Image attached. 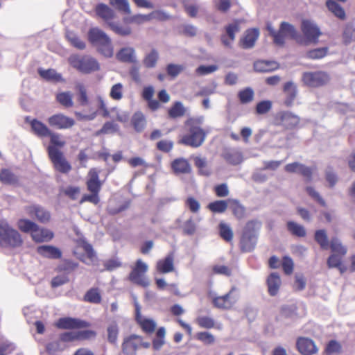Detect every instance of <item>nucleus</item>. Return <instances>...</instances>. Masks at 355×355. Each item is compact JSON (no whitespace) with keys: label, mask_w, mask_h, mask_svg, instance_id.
<instances>
[{"label":"nucleus","mask_w":355,"mask_h":355,"mask_svg":"<svg viewBox=\"0 0 355 355\" xmlns=\"http://www.w3.org/2000/svg\"><path fill=\"white\" fill-rule=\"evenodd\" d=\"M296 348L302 355H313L318 351L314 341L306 337H300L297 339Z\"/></svg>","instance_id":"4468645a"},{"label":"nucleus","mask_w":355,"mask_h":355,"mask_svg":"<svg viewBox=\"0 0 355 355\" xmlns=\"http://www.w3.org/2000/svg\"><path fill=\"white\" fill-rule=\"evenodd\" d=\"M26 121L29 123L32 132L39 137H46L51 134V130L42 121L26 117Z\"/></svg>","instance_id":"4be33fe9"},{"label":"nucleus","mask_w":355,"mask_h":355,"mask_svg":"<svg viewBox=\"0 0 355 355\" xmlns=\"http://www.w3.org/2000/svg\"><path fill=\"white\" fill-rule=\"evenodd\" d=\"M38 73L41 77L46 80H52L58 81L62 79L60 74L58 73L54 69H42L38 70Z\"/></svg>","instance_id":"a18cd8bd"},{"label":"nucleus","mask_w":355,"mask_h":355,"mask_svg":"<svg viewBox=\"0 0 355 355\" xmlns=\"http://www.w3.org/2000/svg\"><path fill=\"white\" fill-rule=\"evenodd\" d=\"M156 269L160 273H169L175 270L174 255L173 253L168 254L164 259L157 261Z\"/></svg>","instance_id":"393cba45"},{"label":"nucleus","mask_w":355,"mask_h":355,"mask_svg":"<svg viewBox=\"0 0 355 355\" xmlns=\"http://www.w3.org/2000/svg\"><path fill=\"white\" fill-rule=\"evenodd\" d=\"M297 85L292 81L286 83L283 87V93L284 95V103L286 106H292L294 103L297 95Z\"/></svg>","instance_id":"6ab92c4d"},{"label":"nucleus","mask_w":355,"mask_h":355,"mask_svg":"<svg viewBox=\"0 0 355 355\" xmlns=\"http://www.w3.org/2000/svg\"><path fill=\"white\" fill-rule=\"evenodd\" d=\"M56 327L60 329H81L89 326V323L79 319L72 318H62L59 319L56 324Z\"/></svg>","instance_id":"dca6fc26"},{"label":"nucleus","mask_w":355,"mask_h":355,"mask_svg":"<svg viewBox=\"0 0 355 355\" xmlns=\"http://www.w3.org/2000/svg\"><path fill=\"white\" fill-rule=\"evenodd\" d=\"M119 328L116 322H112L107 327L108 340L112 343H115L117 340Z\"/></svg>","instance_id":"774afa93"},{"label":"nucleus","mask_w":355,"mask_h":355,"mask_svg":"<svg viewBox=\"0 0 355 355\" xmlns=\"http://www.w3.org/2000/svg\"><path fill=\"white\" fill-rule=\"evenodd\" d=\"M342 351V346L340 343L336 340H331L326 347V353L328 355H337Z\"/></svg>","instance_id":"052dcab7"},{"label":"nucleus","mask_w":355,"mask_h":355,"mask_svg":"<svg viewBox=\"0 0 355 355\" xmlns=\"http://www.w3.org/2000/svg\"><path fill=\"white\" fill-rule=\"evenodd\" d=\"M68 60L72 67L83 73L89 74L101 69L98 61L89 55H71Z\"/></svg>","instance_id":"7ed1b4c3"},{"label":"nucleus","mask_w":355,"mask_h":355,"mask_svg":"<svg viewBox=\"0 0 355 355\" xmlns=\"http://www.w3.org/2000/svg\"><path fill=\"white\" fill-rule=\"evenodd\" d=\"M301 30L303 37L297 34V42L303 45L316 44L318 42L321 31L315 23L311 20H303L302 21Z\"/></svg>","instance_id":"39448f33"},{"label":"nucleus","mask_w":355,"mask_h":355,"mask_svg":"<svg viewBox=\"0 0 355 355\" xmlns=\"http://www.w3.org/2000/svg\"><path fill=\"white\" fill-rule=\"evenodd\" d=\"M230 203L227 200H216L208 205V208L214 213H223L226 211Z\"/></svg>","instance_id":"79ce46f5"},{"label":"nucleus","mask_w":355,"mask_h":355,"mask_svg":"<svg viewBox=\"0 0 355 355\" xmlns=\"http://www.w3.org/2000/svg\"><path fill=\"white\" fill-rule=\"evenodd\" d=\"M132 124L137 131H141L146 125V119L141 112H137L132 117Z\"/></svg>","instance_id":"09e8293b"},{"label":"nucleus","mask_w":355,"mask_h":355,"mask_svg":"<svg viewBox=\"0 0 355 355\" xmlns=\"http://www.w3.org/2000/svg\"><path fill=\"white\" fill-rule=\"evenodd\" d=\"M329 246L331 251L335 254L344 256L347 253L346 247L344 246L341 241L336 237H334L331 239Z\"/></svg>","instance_id":"a19ab883"},{"label":"nucleus","mask_w":355,"mask_h":355,"mask_svg":"<svg viewBox=\"0 0 355 355\" xmlns=\"http://www.w3.org/2000/svg\"><path fill=\"white\" fill-rule=\"evenodd\" d=\"M329 80L327 73L323 71L304 72L302 74V81L310 87H319L327 84Z\"/></svg>","instance_id":"9d476101"},{"label":"nucleus","mask_w":355,"mask_h":355,"mask_svg":"<svg viewBox=\"0 0 355 355\" xmlns=\"http://www.w3.org/2000/svg\"><path fill=\"white\" fill-rule=\"evenodd\" d=\"M136 320L139 323L143 330L146 332L151 333L155 331L156 322L150 318H144L141 315L140 306L137 302H135Z\"/></svg>","instance_id":"5701e85b"},{"label":"nucleus","mask_w":355,"mask_h":355,"mask_svg":"<svg viewBox=\"0 0 355 355\" xmlns=\"http://www.w3.org/2000/svg\"><path fill=\"white\" fill-rule=\"evenodd\" d=\"M109 26L111 29L116 34L125 36L131 33V28L128 26H122L121 25L116 23H110Z\"/></svg>","instance_id":"0e129e2a"},{"label":"nucleus","mask_w":355,"mask_h":355,"mask_svg":"<svg viewBox=\"0 0 355 355\" xmlns=\"http://www.w3.org/2000/svg\"><path fill=\"white\" fill-rule=\"evenodd\" d=\"M287 229L293 235L298 237H304L306 234L305 228L294 221L287 223Z\"/></svg>","instance_id":"f704fd0d"},{"label":"nucleus","mask_w":355,"mask_h":355,"mask_svg":"<svg viewBox=\"0 0 355 355\" xmlns=\"http://www.w3.org/2000/svg\"><path fill=\"white\" fill-rule=\"evenodd\" d=\"M0 180L5 184H12L17 181V178L9 170L3 169L0 173Z\"/></svg>","instance_id":"e2e57ef3"},{"label":"nucleus","mask_w":355,"mask_h":355,"mask_svg":"<svg viewBox=\"0 0 355 355\" xmlns=\"http://www.w3.org/2000/svg\"><path fill=\"white\" fill-rule=\"evenodd\" d=\"M239 291L236 287H232L225 295L212 298V302L218 309H230L239 299Z\"/></svg>","instance_id":"1a4fd4ad"},{"label":"nucleus","mask_w":355,"mask_h":355,"mask_svg":"<svg viewBox=\"0 0 355 355\" xmlns=\"http://www.w3.org/2000/svg\"><path fill=\"white\" fill-rule=\"evenodd\" d=\"M123 21L125 23L130 24V23H135L137 24H141L146 21H150V17L148 15H135L130 17H125Z\"/></svg>","instance_id":"6e6d98bb"},{"label":"nucleus","mask_w":355,"mask_h":355,"mask_svg":"<svg viewBox=\"0 0 355 355\" xmlns=\"http://www.w3.org/2000/svg\"><path fill=\"white\" fill-rule=\"evenodd\" d=\"M315 240L323 250H327L329 247L328 236L324 230H317L315 233Z\"/></svg>","instance_id":"4c0bfd02"},{"label":"nucleus","mask_w":355,"mask_h":355,"mask_svg":"<svg viewBox=\"0 0 355 355\" xmlns=\"http://www.w3.org/2000/svg\"><path fill=\"white\" fill-rule=\"evenodd\" d=\"M328 49L327 47L318 48L311 50L306 53V57L310 59H321L327 54Z\"/></svg>","instance_id":"864d4df0"},{"label":"nucleus","mask_w":355,"mask_h":355,"mask_svg":"<svg viewBox=\"0 0 355 355\" xmlns=\"http://www.w3.org/2000/svg\"><path fill=\"white\" fill-rule=\"evenodd\" d=\"M260 227V223L257 221L248 222L243 230L241 239V248L244 252L252 250L257 243V233Z\"/></svg>","instance_id":"423d86ee"},{"label":"nucleus","mask_w":355,"mask_h":355,"mask_svg":"<svg viewBox=\"0 0 355 355\" xmlns=\"http://www.w3.org/2000/svg\"><path fill=\"white\" fill-rule=\"evenodd\" d=\"M148 270V264L144 262L141 259H138L130 273V280L143 287L148 286L150 285V282L146 276V273Z\"/></svg>","instance_id":"6e6552de"},{"label":"nucleus","mask_w":355,"mask_h":355,"mask_svg":"<svg viewBox=\"0 0 355 355\" xmlns=\"http://www.w3.org/2000/svg\"><path fill=\"white\" fill-rule=\"evenodd\" d=\"M123 85L122 83H116L110 89V96L115 101H120L123 98Z\"/></svg>","instance_id":"49530a36"},{"label":"nucleus","mask_w":355,"mask_h":355,"mask_svg":"<svg viewBox=\"0 0 355 355\" xmlns=\"http://www.w3.org/2000/svg\"><path fill=\"white\" fill-rule=\"evenodd\" d=\"M56 99L64 107H71L73 105V94L70 92L58 93L56 95Z\"/></svg>","instance_id":"473e14b6"},{"label":"nucleus","mask_w":355,"mask_h":355,"mask_svg":"<svg viewBox=\"0 0 355 355\" xmlns=\"http://www.w3.org/2000/svg\"><path fill=\"white\" fill-rule=\"evenodd\" d=\"M76 243L77 246L73 252L76 257L87 265L93 264L96 257L92 245L83 237H79Z\"/></svg>","instance_id":"0eeeda50"},{"label":"nucleus","mask_w":355,"mask_h":355,"mask_svg":"<svg viewBox=\"0 0 355 355\" xmlns=\"http://www.w3.org/2000/svg\"><path fill=\"white\" fill-rule=\"evenodd\" d=\"M84 300L92 304H99L101 301V295L98 288L89 289L85 295Z\"/></svg>","instance_id":"ea45409f"},{"label":"nucleus","mask_w":355,"mask_h":355,"mask_svg":"<svg viewBox=\"0 0 355 355\" xmlns=\"http://www.w3.org/2000/svg\"><path fill=\"white\" fill-rule=\"evenodd\" d=\"M47 122L50 126L60 129H69L75 125L73 119L62 113L55 114L48 118Z\"/></svg>","instance_id":"ddd939ff"},{"label":"nucleus","mask_w":355,"mask_h":355,"mask_svg":"<svg viewBox=\"0 0 355 355\" xmlns=\"http://www.w3.org/2000/svg\"><path fill=\"white\" fill-rule=\"evenodd\" d=\"M196 321L202 328L211 329L215 325L214 319L208 316H199L196 318Z\"/></svg>","instance_id":"680f3d73"},{"label":"nucleus","mask_w":355,"mask_h":355,"mask_svg":"<svg viewBox=\"0 0 355 355\" xmlns=\"http://www.w3.org/2000/svg\"><path fill=\"white\" fill-rule=\"evenodd\" d=\"M110 4L124 13L130 14L131 12L128 0H110Z\"/></svg>","instance_id":"8fccbe9b"},{"label":"nucleus","mask_w":355,"mask_h":355,"mask_svg":"<svg viewBox=\"0 0 355 355\" xmlns=\"http://www.w3.org/2000/svg\"><path fill=\"white\" fill-rule=\"evenodd\" d=\"M36 225L34 222L24 218L19 220L17 223V227L24 232L32 233Z\"/></svg>","instance_id":"3c124183"},{"label":"nucleus","mask_w":355,"mask_h":355,"mask_svg":"<svg viewBox=\"0 0 355 355\" xmlns=\"http://www.w3.org/2000/svg\"><path fill=\"white\" fill-rule=\"evenodd\" d=\"M20 234L11 227L7 221H0V245L16 248L22 244Z\"/></svg>","instance_id":"20e7f679"},{"label":"nucleus","mask_w":355,"mask_h":355,"mask_svg":"<svg viewBox=\"0 0 355 355\" xmlns=\"http://www.w3.org/2000/svg\"><path fill=\"white\" fill-rule=\"evenodd\" d=\"M171 168L176 175L188 174L191 171V166L187 159L180 157L171 162Z\"/></svg>","instance_id":"bb28decb"},{"label":"nucleus","mask_w":355,"mask_h":355,"mask_svg":"<svg viewBox=\"0 0 355 355\" xmlns=\"http://www.w3.org/2000/svg\"><path fill=\"white\" fill-rule=\"evenodd\" d=\"M119 127L116 124L112 122L105 123L103 128L96 132V135L101 134H112L118 131Z\"/></svg>","instance_id":"69168bd1"},{"label":"nucleus","mask_w":355,"mask_h":355,"mask_svg":"<svg viewBox=\"0 0 355 355\" xmlns=\"http://www.w3.org/2000/svg\"><path fill=\"white\" fill-rule=\"evenodd\" d=\"M89 41L97 51L106 58L114 54V47L110 37L98 28H92L88 33Z\"/></svg>","instance_id":"f03ea898"},{"label":"nucleus","mask_w":355,"mask_h":355,"mask_svg":"<svg viewBox=\"0 0 355 355\" xmlns=\"http://www.w3.org/2000/svg\"><path fill=\"white\" fill-rule=\"evenodd\" d=\"M141 337L131 335L124 338L122 343V351L125 355H137V350L140 347Z\"/></svg>","instance_id":"2eb2a0df"},{"label":"nucleus","mask_w":355,"mask_h":355,"mask_svg":"<svg viewBox=\"0 0 355 355\" xmlns=\"http://www.w3.org/2000/svg\"><path fill=\"white\" fill-rule=\"evenodd\" d=\"M159 59V53L155 49L151 50L143 60L144 65L147 68H154Z\"/></svg>","instance_id":"e433bc0d"},{"label":"nucleus","mask_w":355,"mask_h":355,"mask_svg":"<svg viewBox=\"0 0 355 355\" xmlns=\"http://www.w3.org/2000/svg\"><path fill=\"white\" fill-rule=\"evenodd\" d=\"M326 5L328 10L336 17L340 19H344L345 18V12L338 3L334 1L329 0L326 2Z\"/></svg>","instance_id":"72a5a7b5"},{"label":"nucleus","mask_w":355,"mask_h":355,"mask_svg":"<svg viewBox=\"0 0 355 355\" xmlns=\"http://www.w3.org/2000/svg\"><path fill=\"white\" fill-rule=\"evenodd\" d=\"M37 252L40 256L48 259H56L62 257L61 250L57 247L51 245L38 246L37 248Z\"/></svg>","instance_id":"b1692460"},{"label":"nucleus","mask_w":355,"mask_h":355,"mask_svg":"<svg viewBox=\"0 0 355 355\" xmlns=\"http://www.w3.org/2000/svg\"><path fill=\"white\" fill-rule=\"evenodd\" d=\"M254 70L258 72H269L277 68L275 62L259 60L254 64Z\"/></svg>","instance_id":"2f4dec72"},{"label":"nucleus","mask_w":355,"mask_h":355,"mask_svg":"<svg viewBox=\"0 0 355 355\" xmlns=\"http://www.w3.org/2000/svg\"><path fill=\"white\" fill-rule=\"evenodd\" d=\"M203 120V117L188 120L186 123L187 133L182 136L180 143L193 148L200 146L206 137L205 132L200 127Z\"/></svg>","instance_id":"f257e3e1"},{"label":"nucleus","mask_w":355,"mask_h":355,"mask_svg":"<svg viewBox=\"0 0 355 355\" xmlns=\"http://www.w3.org/2000/svg\"><path fill=\"white\" fill-rule=\"evenodd\" d=\"M48 153L55 168L62 173H67L71 169L70 164L63 156L62 152L55 146H49Z\"/></svg>","instance_id":"9b49d317"},{"label":"nucleus","mask_w":355,"mask_h":355,"mask_svg":"<svg viewBox=\"0 0 355 355\" xmlns=\"http://www.w3.org/2000/svg\"><path fill=\"white\" fill-rule=\"evenodd\" d=\"M218 69L216 64L211 65H200L196 69V73L198 76H206L211 74Z\"/></svg>","instance_id":"bf43d9fd"},{"label":"nucleus","mask_w":355,"mask_h":355,"mask_svg":"<svg viewBox=\"0 0 355 355\" xmlns=\"http://www.w3.org/2000/svg\"><path fill=\"white\" fill-rule=\"evenodd\" d=\"M100 171L97 168H91L88 173L87 181V189L89 191L99 192L102 182L99 180L98 174Z\"/></svg>","instance_id":"a878e982"},{"label":"nucleus","mask_w":355,"mask_h":355,"mask_svg":"<svg viewBox=\"0 0 355 355\" xmlns=\"http://www.w3.org/2000/svg\"><path fill=\"white\" fill-rule=\"evenodd\" d=\"M78 92V101L81 106H86L89 104V98L87 94V89L83 84H78L76 87Z\"/></svg>","instance_id":"c03bdc74"},{"label":"nucleus","mask_w":355,"mask_h":355,"mask_svg":"<svg viewBox=\"0 0 355 355\" xmlns=\"http://www.w3.org/2000/svg\"><path fill=\"white\" fill-rule=\"evenodd\" d=\"M67 38L69 42L76 48L78 49H84L85 44L76 34L71 32L67 33Z\"/></svg>","instance_id":"5fc2aeb1"},{"label":"nucleus","mask_w":355,"mask_h":355,"mask_svg":"<svg viewBox=\"0 0 355 355\" xmlns=\"http://www.w3.org/2000/svg\"><path fill=\"white\" fill-rule=\"evenodd\" d=\"M117 60L123 62H135L136 54L135 50L132 47L122 48L116 55Z\"/></svg>","instance_id":"7c9ffc66"},{"label":"nucleus","mask_w":355,"mask_h":355,"mask_svg":"<svg viewBox=\"0 0 355 355\" xmlns=\"http://www.w3.org/2000/svg\"><path fill=\"white\" fill-rule=\"evenodd\" d=\"M31 236L33 239L37 243L47 242L53 237V234L49 230L40 228L37 225L32 231Z\"/></svg>","instance_id":"cd10ccee"},{"label":"nucleus","mask_w":355,"mask_h":355,"mask_svg":"<svg viewBox=\"0 0 355 355\" xmlns=\"http://www.w3.org/2000/svg\"><path fill=\"white\" fill-rule=\"evenodd\" d=\"M224 157L227 162L233 165L239 164L243 160L242 153L234 150L226 153Z\"/></svg>","instance_id":"c9c22d12"},{"label":"nucleus","mask_w":355,"mask_h":355,"mask_svg":"<svg viewBox=\"0 0 355 355\" xmlns=\"http://www.w3.org/2000/svg\"><path fill=\"white\" fill-rule=\"evenodd\" d=\"M217 84L213 82L209 85L203 86L196 93L197 96H208L216 93Z\"/></svg>","instance_id":"13d9d810"},{"label":"nucleus","mask_w":355,"mask_h":355,"mask_svg":"<svg viewBox=\"0 0 355 355\" xmlns=\"http://www.w3.org/2000/svg\"><path fill=\"white\" fill-rule=\"evenodd\" d=\"M26 213L30 216H35L40 223H46L51 218V214L42 207L37 205L26 207Z\"/></svg>","instance_id":"a211bd4d"},{"label":"nucleus","mask_w":355,"mask_h":355,"mask_svg":"<svg viewBox=\"0 0 355 355\" xmlns=\"http://www.w3.org/2000/svg\"><path fill=\"white\" fill-rule=\"evenodd\" d=\"M277 119L279 123L286 128H293L300 123V117L288 111L280 112L277 115Z\"/></svg>","instance_id":"f3484780"},{"label":"nucleus","mask_w":355,"mask_h":355,"mask_svg":"<svg viewBox=\"0 0 355 355\" xmlns=\"http://www.w3.org/2000/svg\"><path fill=\"white\" fill-rule=\"evenodd\" d=\"M239 97L242 103H250L253 100L254 92L251 88H246L239 92Z\"/></svg>","instance_id":"338daca9"},{"label":"nucleus","mask_w":355,"mask_h":355,"mask_svg":"<svg viewBox=\"0 0 355 355\" xmlns=\"http://www.w3.org/2000/svg\"><path fill=\"white\" fill-rule=\"evenodd\" d=\"M185 110L181 102H176L169 110L168 114L172 118L182 116L184 114Z\"/></svg>","instance_id":"4d7b16f0"},{"label":"nucleus","mask_w":355,"mask_h":355,"mask_svg":"<svg viewBox=\"0 0 355 355\" xmlns=\"http://www.w3.org/2000/svg\"><path fill=\"white\" fill-rule=\"evenodd\" d=\"M225 30V34L221 36V42L225 46L231 47L235 40L236 33L239 31V25L237 23L231 24L226 27Z\"/></svg>","instance_id":"c85d7f7f"},{"label":"nucleus","mask_w":355,"mask_h":355,"mask_svg":"<svg viewBox=\"0 0 355 355\" xmlns=\"http://www.w3.org/2000/svg\"><path fill=\"white\" fill-rule=\"evenodd\" d=\"M228 202L234 215L238 218H242L245 215L244 207L236 200L228 199Z\"/></svg>","instance_id":"37998d69"},{"label":"nucleus","mask_w":355,"mask_h":355,"mask_svg":"<svg viewBox=\"0 0 355 355\" xmlns=\"http://www.w3.org/2000/svg\"><path fill=\"white\" fill-rule=\"evenodd\" d=\"M285 171L288 173H298L304 176L306 180L310 181L312 176V169L301 163L293 162L285 166Z\"/></svg>","instance_id":"412c9836"},{"label":"nucleus","mask_w":355,"mask_h":355,"mask_svg":"<svg viewBox=\"0 0 355 355\" xmlns=\"http://www.w3.org/2000/svg\"><path fill=\"white\" fill-rule=\"evenodd\" d=\"M259 37V31L257 28L248 29L241 38L239 42L240 46L243 49H251L254 46Z\"/></svg>","instance_id":"aec40b11"},{"label":"nucleus","mask_w":355,"mask_h":355,"mask_svg":"<svg viewBox=\"0 0 355 355\" xmlns=\"http://www.w3.org/2000/svg\"><path fill=\"white\" fill-rule=\"evenodd\" d=\"M219 232L220 236L226 241H231L233 238V232L231 227L224 223H220L219 225Z\"/></svg>","instance_id":"603ef678"},{"label":"nucleus","mask_w":355,"mask_h":355,"mask_svg":"<svg viewBox=\"0 0 355 355\" xmlns=\"http://www.w3.org/2000/svg\"><path fill=\"white\" fill-rule=\"evenodd\" d=\"M96 12L98 16L107 21L114 16L113 10L105 4H99L96 6Z\"/></svg>","instance_id":"58836bf2"},{"label":"nucleus","mask_w":355,"mask_h":355,"mask_svg":"<svg viewBox=\"0 0 355 355\" xmlns=\"http://www.w3.org/2000/svg\"><path fill=\"white\" fill-rule=\"evenodd\" d=\"M282 285V281L280 276L277 272H272L267 278V286L268 293L270 295H276L280 286Z\"/></svg>","instance_id":"c756f323"},{"label":"nucleus","mask_w":355,"mask_h":355,"mask_svg":"<svg viewBox=\"0 0 355 355\" xmlns=\"http://www.w3.org/2000/svg\"><path fill=\"white\" fill-rule=\"evenodd\" d=\"M267 29L270 34L273 37L275 44L278 46H282L284 44V38L281 37L282 34L288 35H295L294 26L286 22H282L281 24L280 29L277 33L275 32L274 28L270 24H267Z\"/></svg>","instance_id":"f8f14e48"},{"label":"nucleus","mask_w":355,"mask_h":355,"mask_svg":"<svg viewBox=\"0 0 355 355\" xmlns=\"http://www.w3.org/2000/svg\"><path fill=\"white\" fill-rule=\"evenodd\" d=\"M48 137H50V142L51 144L49 146H55L58 149V148H62L66 144L65 140L60 134L51 131V134Z\"/></svg>","instance_id":"de8ad7c7"}]
</instances>
